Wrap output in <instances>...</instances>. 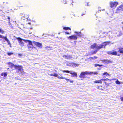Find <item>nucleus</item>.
<instances>
[{"mask_svg":"<svg viewBox=\"0 0 123 123\" xmlns=\"http://www.w3.org/2000/svg\"><path fill=\"white\" fill-rule=\"evenodd\" d=\"M23 40L25 43H28V44L27 46L29 50H31L34 48V46L32 45V43L31 41L27 40Z\"/></svg>","mask_w":123,"mask_h":123,"instance_id":"nucleus-1","label":"nucleus"},{"mask_svg":"<svg viewBox=\"0 0 123 123\" xmlns=\"http://www.w3.org/2000/svg\"><path fill=\"white\" fill-rule=\"evenodd\" d=\"M91 73L90 72L88 71H86L85 72H82L81 73L79 77L80 78H84L85 77L86 75L88 74H90Z\"/></svg>","mask_w":123,"mask_h":123,"instance_id":"nucleus-2","label":"nucleus"},{"mask_svg":"<svg viewBox=\"0 0 123 123\" xmlns=\"http://www.w3.org/2000/svg\"><path fill=\"white\" fill-rule=\"evenodd\" d=\"M62 71L63 72L69 73L70 74L73 75L71 76L72 77H77V74L76 72H74L72 71H69L68 70H62Z\"/></svg>","mask_w":123,"mask_h":123,"instance_id":"nucleus-3","label":"nucleus"},{"mask_svg":"<svg viewBox=\"0 0 123 123\" xmlns=\"http://www.w3.org/2000/svg\"><path fill=\"white\" fill-rule=\"evenodd\" d=\"M54 76L57 77L58 79H64L67 82H69L70 83H73L74 81L73 80H70L67 79L65 77H63L62 76L61 77L58 76L57 74L54 73Z\"/></svg>","mask_w":123,"mask_h":123,"instance_id":"nucleus-4","label":"nucleus"},{"mask_svg":"<svg viewBox=\"0 0 123 123\" xmlns=\"http://www.w3.org/2000/svg\"><path fill=\"white\" fill-rule=\"evenodd\" d=\"M118 2L116 1H111L110 2V7H116L118 4Z\"/></svg>","mask_w":123,"mask_h":123,"instance_id":"nucleus-5","label":"nucleus"},{"mask_svg":"<svg viewBox=\"0 0 123 123\" xmlns=\"http://www.w3.org/2000/svg\"><path fill=\"white\" fill-rule=\"evenodd\" d=\"M121 11H123V3L117 8L116 12L117 13Z\"/></svg>","mask_w":123,"mask_h":123,"instance_id":"nucleus-6","label":"nucleus"},{"mask_svg":"<svg viewBox=\"0 0 123 123\" xmlns=\"http://www.w3.org/2000/svg\"><path fill=\"white\" fill-rule=\"evenodd\" d=\"M17 39L18 40L19 44L22 46H24V43L22 41H24L23 40V39H22L20 37H18L17 38Z\"/></svg>","mask_w":123,"mask_h":123,"instance_id":"nucleus-7","label":"nucleus"},{"mask_svg":"<svg viewBox=\"0 0 123 123\" xmlns=\"http://www.w3.org/2000/svg\"><path fill=\"white\" fill-rule=\"evenodd\" d=\"M108 53L110 55H117L118 56H119L120 55V54H117V53L116 51L108 52Z\"/></svg>","mask_w":123,"mask_h":123,"instance_id":"nucleus-8","label":"nucleus"},{"mask_svg":"<svg viewBox=\"0 0 123 123\" xmlns=\"http://www.w3.org/2000/svg\"><path fill=\"white\" fill-rule=\"evenodd\" d=\"M67 38L68 39H70L71 40H76L77 38L76 36L74 35H72L71 36H69L68 37H67Z\"/></svg>","mask_w":123,"mask_h":123,"instance_id":"nucleus-9","label":"nucleus"},{"mask_svg":"<svg viewBox=\"0 0 123 123\" xmlns=\"http://www.w3.org/2000/svg\"><path fill=\"white\" fill-rule=\"evenodd\" d=\"M15 69H17L18 70V72H20L23 69L22 68L21 66L20 65H16L15 66Z\"/></svg>","mask_w":123,"mask_h":123,"instance_id":"nucleus-10","label":"nucleus"},{"mask_svg":"<svg viewBox=\"0 0 123 123\" xmlns=\"http://www.w3.org/2000/svg\"><path fill=\"white\" fill-rule=\"evenodd\" d=\"M33 44L36 45L39 48H41L42 47V44L39 42H33Z\"/></svg>","mask_w":123,"mask_h":123,"instance_id":"nucleus-11","label":"nucleus"},{"mask_svg":"<svg viewBox=\"0 0 123 123\" xmlns=\"http://www.w3.org/2000/svg\"><path fill=\"white\" fill-rule=\"evenodd\" d=\"M103 62L104 63L106 64H108L110 63H112V61H111L109 60H104Z\"/></svg>","mask_w":123,"mask_h":123,"instance_id":"nucleus-12","label":"nucleus"},{"mask_svg":"<svg viewBox=\"0 0 123 123\" xmlns=\"http://www.w3.org/2000/svg\"><path fill=\"white\" fill-rule=\"evenodd\" d=\"M8 64L10 66V67L11 68H15V66H16V65H14V64H13L12 63L9 62L8 63Z\"/></svg>","mask_w":123,"mask_h":123,"instance_id":"nucleus-13","label":"nucleus"},{"mask_svg":"<svg viewBox=\"0 0 123 123\" xmlns=\"http://www.w3.org/2000/svg\"><path fill=\"white\" fill-rule=\"evenodd\" d=\"M110 42H107L104 43H103L102 44V45H103V46H102L103 47H105V46H106L107 44H110Z\"/></svg>","mask_w":123,"mask_h":123,"instance_id":"nucleus-14","label":"nucleus"},{"mask_svg":"<svg viewBox=\"0 0 123 123\" xmlns=\"http://www.w3.org/2000/svg\"><path fill=\"white\" fill-rule=\"evenodd\" d=\"M79 65V64H76L74 63H71V65L73 67H78Z\"/></svg>","mask_w":123,"mask_h":123,"instance_id":"nucleus-15","label":"nucleus"},{"mask_svg":"<svg viewBox=\"0 0 123 123\" xmlns=\"http://www.w3.org/2000/svg\"><path fill=\"white\" fill-rule=\"evenodd\" d=\"M102 46L103 45H102V44L99 45H97V46H96V49L98 50L102 48L103 47Z\"/></svg>","mask_w":123,"mask_h":123,"instance_id":"nucleus-16","label":"nucleus"},{"mask_svg":"<svg viewBox=\"0 0 123 123\" xmlns=\"http://www.w3.org/2000/svg\"><path fill=\"white\" fill-rule=\"evenodd\" d=\"M94 82L95 83H100L101 84L102 83V81L101 80H95L94 81Z\"/></svg>","mask_w":123,"mask_h":123,"instance_id":"nucleus-17","label":"nucleus"},{"mask_svg":"<svg viewBox=\"0 0 123 123\" xmlns=\"http://www.w3.org/2000/svg\"><path fill=\"white\" fill-rule=\"evenodd\" d=\"M117 80L116 81V83L117 84L119 85L120 84V82L117 79H113L112 80Z\"/></svg>","mask_w":123,"mask_h":123,"instance_id":"nucleus-18","label":"nucleus"},{"mask_svg":"<svg viewBox=\"0 0 123 123\" xmlns=\"http://www.w3.org/2000/svg\"><path fill=\"white\" fill-rule=\"evenodd\" d=\"M118 52L121 53H123V48L119 49Z\"/></svg>","mask_w":123,"mask_h":123,"instance_id":"nucleus-19","label":"nucleus"},{"mask_svg":"<svg viewBox=\"0 0 123 123\" xmlns=\"http://www.w3.org/2000/svg\"><path fill=\"white\" fill-rule=\"evenodd\" d=\"M96 46H97V45H96V43H94L91 46V48L93 49L94 48H96Z\"/></svg>","mask_w":123,"mask_h":123,"instance_id":"nucleus-20","label":"nucleus"},{"mask_svg":"<svg viewBox=\"0 0 123 123\" xmlns=\"http://www.w3.org/2000/svg\"><path fill=\"white\" fill-rule=\"evenodd\" d=\"M7 74L6 73H2L1 74V76H4L5 77H6L7 76Z\"/></svg>","mask_w":123,"mask_h":123,"instance_id":"nucleus-21","label":"nucleus"},{"mask_svg":"<svg viewBox=\"0 0 123 123\" xmlns=\"http://www.w3.org/2000/svg\"><path fill=\"white\" fill-rule=\"evenodd\" d=\"M63 29L65 30H71V29L70 28L68 27H64L63 28Z\"/></svg>","mask_w":123,"mask_h":123,"instance_id":"nucleus-22","label":"nucleus"},{"mask_svg":"<svg viewBox=\"0 0 123 123\" xmlns=\"http://www.w3.org/2000/svg\"><path fill=\"white\" fill-rule=\"evenodd\" d=\"M105 75L107 76H110V75L108 74L107 72H105L102 75Z\"/></svg>","mask_w":123,"mask_h":123,"instance_id":"nucleus-23","label":"nucleus"},{"mask_svg":"<svg viewBox=\"0 0 123 123\" xmlns=\"http://www.w3.org/2000/svg\"><path fill=\"white\" fill-rule=\"evenodd\" d=\"M21 74L23 75H24L25 74H26L25 73L23 70V69L20 72Z\"/></svg>","mask_w":123,"mask_h":123,"instance_id":"nucleus-24","label":"nucleus"},{"mask_svg":"<svg viewBox=\"0 0 123 123\" xmlns=\"http://www.w3.org/2000/svg\"><path fill=\"white\" fill-rule=\"evenodd\" d=\"M72 58V56L70 55H67V59H71Z\"/></svg>","mask_w":123,"mask_h":123,"instance_id":"nucleus-25","label":"nucleus"},{"mask_svg":"<svg viewBox=\"0 0 123 123\" xmlns=\"http://www.w3.org/2000/svg\"><path fill=\"white\" fill-rule=\"evenodd\" d=\"M120 98L121 101L123 102V94L120 96Z\"/></svg>","mask_w":123,"mask_h":123,"instance_id":"nucleus-26","label":"nucleus"},{"mask_svg":"<svg viewBox=\"0 0 123 123\" xmlns=\"http://www.w3.org/2000/svg\"><path fill=\"white\" fill-rule=\"evenodd\" d=\"M76 33L80 37L82 36V35L80 32L79 33H78V32H76Z\"/></svg>","mask_w":123,"mask_h":123,"instance_id":"nucleus-27","label":"nucleus"},{"mask_svg":"<svg viewBox=\"0 0 123 123\" xmlns=\"http://www.w3.org/2000/svg\"><path fill=\"white\" fill-rule=\"evenodd\" d=\"M3 38L6 41L8 42V40L6 38V37H3Z\"/></svg>","mask_w":123,"mask_h":123,"instance_id":"nucleus-28","label":"nucleus"},{"mask_svg":"<svg viewBox=\"0 0 123 123\" xmlns=\"http://www.w3.org/2000/svg\"><path fill=\"white\" fill-rule=\"evenodd\" d=\"M3 38L6 41L8 42V40L6 38V37H3Z\"/></svg>","mask_w":123,"mask_h":123,"instance_id":"nucleus-29","label":"nucleus"},{"mask_svg":"<svg viewBox=\"0 0 123 123\" xmlns=\"http://www.w3.org/2000/svg\"><path fill=\"white\" fill-rule=\"evenodd\" d=\"M3 38L6 41L8 42V40L6 38V37H3Z\"/></svg>","mask_w":123,"mask_h":123,"instance_id":"nucleus-30","label":"nucleus"},{"mask_svg":"<svg viewBox=\"0 0 123 123\" xmlns=\"http://www.w3.org/2000/svg\"><path fill=\"white\" fill-rule=\"evenodd\" d=\"M94 65L95 67H97V66H99V67L101 66H102V65H100L98 64H94Z\"/></svg>","mask_w":123,"mask_h":123,"instance_id":"nucleus-31","label":"nucleus"},{"mask_svg":"<svg viewBox=\"0 0 123 123\" xmlns=\"http://www.w3.org/2000/svg\"><path fill=\"white\" fill-rule=\"evenodd\" d=\"M117 33H119V35H117V36H120L121 35V34H122L121 33L120 31H118Z\"/></svg>","mask_w":123,"mask_h":123,"instance_id":"nucleus-32","label":"nucleus"},{"mask_svg":"<svg viewBox=\"0 0 123 123\" xmlns=\"http://www.w3.org/2000/svg\"><path fill=\"white\" fill-rule=\"evenodd\" d=\"M8 55H11L13 53H7Z\"/></svg>","mask_w":123,"mask_h":123,"instance_id":"nucleus-33","label":"nucleus"},{"mask_svg":"<svg viewBox=\"0 0 123 123\" xmlns=\"http://www.w3.org/2000/svg\"><path fill=\"white\" fill-rule=\"evenodd\" d=\"M97 88V89H100L102 90H103V89H102L101 88V87L100 86H98Z\"/></svg>","mask_w":123,"mask_h":123,"instance_id":"nucleus-34","label":"nucleus"},{"mask_svg":"<svg viewBox=\"0 0 123 123\" xmlns=\"http://www.w3.org/2000/svg\"><path fill=\"white\" fill-rule=\"evenodd\" d=\"M91 74L93 73L95 74H98V73L97 72H94V73H93V72H91Z\"/></svg>","mask_w":123,"mask_h":123,"instance_id":"nucleus-35","label":"nucleus"},{"mask_svg":"<svg viewBox=\"0 0 123 123\" xmlns=\"http://www.w3.org/2000/svg\"><path fill=\"white\" fill-rule=\"evenodd\" d=\"M63 57L64 58H65L67 59V55H63Z\"/></svg>","mask_w":123,"mask_h":123,"instance_id":"nucleus-36","label":"nucleus"},{"mask_svg":"<svg viewBox=\"0 0 123 123\" xmlns=\"http://www.w3.org/2000/svg\"><path fill=\"white\" fill-rule=\"evenodd\" d=\"M15 79L16 80H19L18 76H17V77H15Z\"/></svg>","mask_w":123,"mask_h":123,"instance_id":"nucleus-37","label":"nucleus"},{"mask_svg":"<svg viewBox=\"0 0 123 123\" xmlns=\"http://www.w3.org/2000/svg\"><path fill=\"white\" fill-rule=\"evenodd\" d=\"M7 19H8V20L9 21V22L10 23V18L9 17H8Z\"/></svg>","mask_w":123,"mask_h":123,"instance_id":"nucleus-38","label":"nucleus"},{"mask_svg":"<svg viewBox=\"0 0 123 123\" xmlns=\"http://www.w3.org/2000/svg\"><path fill=\"white\" fill-rule=\"evenodd\" d=\"M101 80H102L103 81H105L106 80V79H101Z\"/></svg>","mask_w":123,"mask_h":123,"instance_id":"nucleus-39","label":"nucleus"},{"mask_svg":"<svg viewBox=\"0 0 123 123\" xmlns=\"http://www.w3.org/2000/svg\"><path fill=\"white\" fill-rule=\"evenodd\" d=\"M10 25V28H11V29H13V26L12 25Z\"/></svg>","mask_w":123,"mask_h":123,"instance_id":"nucleus-40","label":"nucleus"},{"mask_svg":"<svg viewBox=\"0 0 123 123\" xmlns=\"http://www.w3.org/2000/svg\"><path fill=\"white\" fill-rule=\"evenodd\" d=\"M3 37V36L1 35H0V38H2Z\"/></svg>","mask_w":123,"mask_h":123,"instance_id":"nucleus-41","label":"nucleus"},{"mask_svg":"<svg viewBox=\"0 0 123 123\" xmlns=\"http://www.w3.org/2000/svg\"><path fill=\"white\" fill-rule=\"evenodd\" d=\"M7 43H8V44H10V41H9V40H8V41H7Z\"/></svg>","mask_w":123,"mask_h":123,"instance_id":"nucleus-42","label":"nucleus"},{"mask_svg":"<svg viewBox=\"0 0 123 123\" xmlns=\"http://www.w3.org/2000/svg\"><path fill=\"white\" fill-rule=\"evenodd\" d=\"M67 34H70L69 33H68V32H65Z\"/></svg>","mask_w":123,"mask_h":123,"instance_id":"nucleus-43","label":"nucleus"},{"mask_svg":"<svg viewBox=\"0 0 123 123\" xmlns=\"http://www.w3.org/2000/svg\"><path fill=\"white\" fill-rule=\"evenodd\" d=\"M85 14H82V15H81V16H83V15H85Z\"/></svg>","mask_w":123,"mask_h":123,"instance_id":"nucleus-44","label":"nucleus"},{"mask_svg":"<svg viewBox=\"0 0 123 123\" xmlns=\"http://www.w3.org/2000/svg\"><path fill=\"white\" fill-rule=\"evenodd\" d=\"M28 24H29L30 25H31V23L30 22V23H28Z\"/></svg>","mask_w":123,"mask_h":123,"instance_id":"nucleus-45","label":"nucleus"},{"mask_svg":"<svg viewBox=\"0 0 123 123\" xmlns=\"http://www.w3.org/2000/svg\"><path fill=\"white\" fill-rule=\"evenodd\" d=\"M121 23L122 24H123V21L121 22Z\"/></svg>","mask_w":123,"mask_h":123,"instance_id":"nucleus-46","label":"nucleus"},{"mask_svg":"<svg viewBox=\"0 0 123 123\" xmlns=\"http://www.w3.org/2000/svg\"><path fill=\"white\" fill-rule=\"evenodd\" d=\"M0 31H2L0 29Z\"/></svg>","mask_w":123,"mask_h":123,"instance_id":"nucleus-47","label":"nucleus"},{"mask_svg":"<svg viewBox=\"0 0 123 123\" xmlns=\"http://www.w3.org/2000/svg\"><path fill=\"white\" fill-rule=\"evenodd\" d=\"M32 28H30V29H32Z\"/></svg>","mask_w":123,"mask_h":123,"instance_id":"nucleus-48","label":"nucleus"},{"mask_svg":"<svg viewBox=\"0 0 123 123\" xmlns=\"http://www.w3.org/2000/svg\"><path fill=\"white\" fill-rule=\"evenodd\" d=\"M95 58V57H94V58H93V59H94Z\"/></svg>","mask_w":123,"mask_h":123,"instance_id":"nucleus-49","label":"nucleus"},{"mask_svg":"<svg viewBox=\"0 0 123 123\" xmlns=\"http://www.w3.org/2000/svg\"><path fill=\"white\" fill-rule=\"evenodd\" d=\"M72 4V5H73V4Z\"/></svg>","mask_w":123,"mask_h":123,"instance_id":"nucleus-50","label":"nucleus"},{"mask_svg":"<svg viewBox=\"0 0 123 123\" xmlns=\"http://www.w3.org/2000/svg\"><path fill=\"white\" fill-rule=\"evenodd\" d=\"M122 29H123V26L122 27Z\"/></svg>","mask_w":123,"mask_h":123,"instance_id":"nucleus-51","label":"nucleus"},{"mask_svg":"<svg viewBox=\"0 0 123 123\" xmlns=\"http://www.w3.org/2000/svg\"><path fill=\"white\" fill-rule=\"evenodd\" d=\"M87 6H88V5L87 4Z\"/></svg>","mask_w":123,"mask_h":123,"instance_id":"nucleus-52","label":"nucleus"},{"mask_svg":"<svg viewBox=\"0 0 123 123\" xmlns=\"http://www.w3.org/2000/svg\"><path fill=\"white\" fill-rule=\"evenodd\" d=\"M10 25H11L10 23Z\"/></svg>","mask_w":123,"mask_h":123,"instance_id":"nucleus-53","label":"nucleus"},{"mask_svg":"<svg viewBox=\"0 0 123 123\" xmlns=\"http://www.w3.org/2000/svg\"><path fill=\"white\" fill-rule=\"evenodd\" d=\"M84 30L83 29H82V30Z\"/></svg>","mask_w":123,"mask_h":123,"instance_id":"nucleus-54","label":"nucleus"},{"mask_svg":"<svg viewBox=\"0 0 123 123\" xmlns=\"http://www.w3.org/2000/svg\"><path fill=\"white\" fill-rule=\"evenodd\" d=\"M100 69L99 68V69Z\"/></svg>","mask_w":123,"mask_h":123,"instance_id":"nucleus-55","label":"nucleus"},{"mask_svg":"<svg viewBox=\"0 0 123 123\" xmlns=\"http://www.w3.org/2000/svg\"><path fill=\"white\" fill-rule=\"evenodd\" d=\"M100 69L99 68V69Z\"/></svg>","mask_w":123,"mask_h":123,"instance_id":"nucleus-56","label":"nucleus"},{"mask_svg":"<svg viewBox=\"0 0 123 123\" xmlns=\"http://www.w3.org/2000/svg\"><path fill=\"white\" fill-rule=\"evenodd\" d=\"M66 3H65L64 4H66Z\"/></svg>","mask_w":123,"mask_h":123,"instance_id":"nucleus-57","label":"nucleus"}]
</instances>
